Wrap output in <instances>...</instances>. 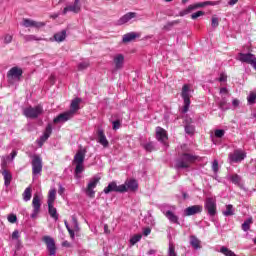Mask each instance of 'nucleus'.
Segmentation results:
<instances>
[{"mask_svg":"<svg viewBox=\"0 0 256 256\" xmlns=\"http://www.w3.org/2000/svg\"><path fill=\"white\" fill-rule=\"evenodd\" d=\"M178 155L179 157L176 160L177 169H189L197 161H201V157L195 155V152L185 144L181 146V152Z\"/></svg>","mask_w":256,"mask_h":256,"instance_id":"f257e3e1","label":"nucleus"},{"mask_svg":"<svg viewBox=\"0 0 256 256\" xmlns=\"http://www.w3.org/2000/svg\"><path fill=\"white\" fill-rule=\"evenodd\" d=\"M212 170L214 173H217L219 171V161L214 160L212 163Z\"/></svg>","mask_w":256,"mask_h":256,"instance_id":"603ef678","label":"nucleus"},{"mask_svg":"<svg viewBox=\"0 0 256 256\" xmlns=\"http://www.w3.org/2000/svg\"><path fill=\"white\" fill-rule=\"evenodd\" d=\"M135 17H137V13L129 12L118 20V25H125V23H129V21H131V19H135Z\"/></svg>","mask_w":256,"mask_h":256,"instance_id":"a878e982","label":"nucleus"},{"mask_svg":"<svg viewBox=\"0 0 256 256\" xmlns=\"http://www.w3.org/2000/svg\"><path fill=\"white\" fill-rule=\"evenodd\" d=\"M229 180L231 181V183H233L234 185H237L238 187L239 185H241V176H239L238 174L230 175Z\"/></svg>","mask_w":256,"mask_h":256,"instance_id":"c9c22d12","label":"nucleus"},{"mask_svg":"<svg viewBox=\"0 0 256 256\" xmlns=\"http://www.w3.org/2000/svg\"><path fill=\"white\" fill-rule=\"evenodd\" d=\"M22 25L24 27H36L37 29H39V27H45V23L37 22V21L31 20V19H27V18L23 19Z\"/></svg>","mask_w":256,"mask_h":256,"instance_id":"b1692460","label":"nucleus"},{"mask_svg":"<svg viewBox=\"0 0 256 256\" xmlns=\"http://www.w3.org/2000/svg\"><path fill=\"white\" fill-rule=\"evenodd\" d=\"M19 230H15L13 233H12V239L13 241H17V239H19Z\"/></svg>","mask_w":256,"mask_h":256,"instance_id":"13d9d810","label":"nucleus"},{"mask_svg":"<svg viewBox=\"0 0 256 256\" xmlns=\"http://www.w3.org/2000/svg\"><path fill=\"white\" fill-rule=\"evenodd\" d=\"M220 95H229V90L227 87L220 88Z\"/></svg>","mask_w":256,"mask_h":256,"instance_id":"bf43d9fd","label":"nucleus"},{"mask_svg":"<svg viewBox=\"0 0 256 256\" xmlns=\"http://www.w3.org/2000/svg\"><path fill=\"white\" fill-rule=\"evenodd\" d=\"M169 256H177V253L175 252V244L173 242L169 243Z\"/></svg>","mask_w":256,"mask_h":256,"instance_id":"49530a36","label":"nucleus"},{"mask_svg":"<svg viewBox=\"0 0 256 256\" xmlns=\"http://www.w3.org/2000/svg\"><path fill=\"white\" fill-rule=\"evenodd\" d=\"M247 101H248L249 105H255L256 93L255 92H250L249 96L247 97Z\"/></svg>","mask_w":256,"mask_h":256,"instance_id":"ea45409f","label":"nucleus"},{"mask_svg":"<svg viewBox=\"0 0 256 256\" xmlns=\"http://www.w3.org/2000/svg\"><path fill=\"white\" fill-rule=\"evenodd\" d=\"M112 125H113L114 131H117V129H119V127H121V121L116 120V121L112 122Z\"/></svg>","mask_w":256,"mask_h":256,"instance_id":"6e6d98bb","label":"nucleus"},{"mask_svg":"<svg viewBox=\"0 0 256 256\" xmlns=\"http://www.w3.org/2000/svg\"><path fill=\"white\" fill-rule=\"evenodd\" d=\"M252 223H253V219H251V218L245 220L244 223L242 224V229L244 231H249V229H251Z\"/></svg>","mask_w":256,"mask_h":256,"instance_id":"58836bf2","label":"nucleus"},{"mask_svg":"<svg viewBox=\"0 0 256 256\" xmlns=\"http://www.w3.org/2000/svg\"><path fill=\"white\" fill-rule=\"evenodd\" d=\"M165 216L170 223H175L176 225H179V217L175 215V213H173L171 210L166 211Z\"/></svg>","mask_w":256,"mask_h":256,"instance_id":"c756f323","label":"nucleus"},{"mask_svg":"<svg viewBox=\"0 0 256 256\" xmlns=\"http://www.w3.org/2000/svg\"><path fill=\"white\" fill-rule=\"evenodd\" d=\"M222 213L225 217H231L235 215V208H233V205L228 204L226 205V210H224Z\"/></svg>","mask_w":256,"mask_h":256,"instance_id":"f704fd0d","label":"nucleus"},{"mask_svg":"<svg viewBox=\"0 0 256 256\" xmlns=\"http://www.w3.org/2000/svg\"><path fill=\"white\" fill-rule=\"evenodd\" d=\"M238 1L239 0H230L229 5H235V4H237Z\"/></svg>","mask_w":256,"mask_h":256,"instance_id":"338daca9","label":"nucleus"},{"mask_svg":"<svg viewBox=\"0 0 256 256\" xmlns=\"http://www.w3.org/2000/svg\"><path fill=\"white\" fill-rule=\"evenodd\" d=\"M73 115L71 114V112L66 111L64 113L59 114L56 118H54L53 123H55L56 125L58 123H67V121H70V119H73Z\"/></svg>","mask_w":256,"mask_h":256,"instance_id":"f3484780","label":"nucleus"},{"mask_svg":"<svg viewBox=\"0 0 256 256\" xmlns=\"http://www.w3.org/2000/svg\"><path fill=\"white\" fill-rule=\"evenodd\" d=\"M31 159L32 174L41 175V171H43V159H41V156L37 154L32 155Z\"/></svg>","mask_w":256,"mask_h":256,"instance_id":"39448f33","label":"nucleus"},{"mask_svg":"<svg viewBox=\"0 0 256 256\" xmlns=\"http://www.w3.org/2000/svg\"><path fill=\"white\" fill-rule=\"evenodd\" d=\"M238 61L241 63H248L256 71V57L252 53H239L237 56Z\"/></svg>","mask_w":256,"mask_h":256,"instance_id":"1a4fd4ad","label":"nucleus"},{"mask_svg":"<svg viewBox=\"0 0 256 256\" xmlns=\"http://www.w3.org/2000/svg\"><path fill=\"white\" fill-rule=\"evenodd\" d=\"M86 153H87V150L85 149L78 150L74 156V160H73L74 165L83 164L85 162Z\"/></svg>","mask_w":256,"mask_h":256,"instance_id":"412c9836","label":"nucleus"},{"mask_svg":"<svg viewBox=\"0 0 256 256\" xmlns=\"http://www.w3.org/2000/svg\"><path fill=\"white\" fill-rule=\"evenodd\" d=\"M114 64H115V69L116 71H118L119 69H121L123 67V65H125V56H123V54H116L114 56Z\"/></svg>","mask_w":256,"mask_h":256,"instance_id":"393cba45","label":"nucleus"},{"mask_svg":"<svg viewBox=\"0 0 256 256\" xmlns=\"http://www.w3.org/2000/svg\"><path fill=\"white\" fill-rule=\"evenodd\" d=\"M190 245L194 248V249H201V240L198 239L195 236H191L190 237Z\"/></svg>","mask_w":256,"mask_h":256,"instance_id":"473e14b6","label":"nucleus"},{"mask_svg":"<svg viewBox=\"0 0 256 256\" xmlns=\"http://www.w3.org/2000/svg\"><path fill=\"white\" fill-rule=\"evenodd\" d=\"M62 247H71V243L69 241L62 242Z\"/></svg>","mask_w":256,"mask_h":256,"instance_id":"e2e57ef3","label":"nucleus"},{"mask_svg":"<svg viewBox=\"0 0 256 256\" xmlns=\"http://www.w3.org/2000/svg\"><path fill=\"white\" fill-rule=\"evenodd\" d=\"M97 139L98 143H100L104 148L109 147V140H107V136H105V131H103V129L97 130Z\"/></svg>","mask_w":256,"mask_h":256,"instance_id":"aec40b11","label":"nucleus"},{"mask_svg":"<svg viewBox=\"0 0 256 256\" xmlns=\"http://www.w3.org/2000/svg\"><path fill=\"white\" fill-rule=\"evenodd\" d=\"M151 234V228H144V230H143V235L145 236V237H147L148 235H150Z\"/></svg>","mask_w":256,"mask_h":256,"instance_id":"052dcab7","label":"nucleus"},{"mask_svg":"<svg viewBox=\"0 0 256 256\" xmlns=\"http://www.w3.org/2000/svg\"><path fill=\"white\" fill-rule=\"evenodd\" d=\"M122 185H125L126 193L127 191H132V193H135V191L139 189V183L133 178L127 179Z\"/></svg>","mask_w":256,"mask_h":256,"instance_id":"a211bd4d","label":"nucleus"},{"mask_svg":"<svg viewBox=\"0 0 256 256\" xmlns=\"http://www.w3.org/2000/svg\"><path fill=\"white\" fill-rule=\"evenodd\" d=\"M114 191L115 193H127V188H125V185H119L117 186V182H110L106 188H104V193L106 195H109V193H112Z\"/></svg>","mask_w":256,"mask_h":256,"instance_id":"f8f14e48","label":"nucleus"},{"mask_svg":"<svg viewBox=\"0 0 256 256\" xmlns=\"http://www.w3.org/2000/svg\"><path fill=\"white\" fill-rule=\"evenodd\" d=\"M185 123V132L187 135H193L195 133V126H193L191 123H193V119L186 118L184 120Z\"/></svg>","mask_w":256,"mask_h":256,"instance_id":"bb28decb","label":"nucleus"},{"mask_svg":"<svg viewBox=\"0 0 256 256\" xmlns=\"http://www.w3.org/2000/svg\"><path fill=\"white\" fill-rule=\"evenodd\" d=\"M80 105H81V98L73 99L70 104V110H68V113H71L72 116L75 117V115H77V111L81 109Z\"/></svg>","mask_w":256,"mask_h":256,"instance_id":"6ab92c4d","label":"nucleus"},{"mask_svg":"<svg viewBox=\"0 0 256 256\" xmlns=\"http://www.w3.org/2000/svg\"><path fill=\"white\" fill-rule=\"evenodd\" d=\"M84 171H85V166H83V164H76V168H75L76 175H79Z\"/></svg>","mask_w":256,"mask_h":256,"instance_id":"de8ad7c7","label":"nucleus"},{"mask_svg":"<svg viewBox=\"0 0 256 256\" xmlns=\"http://www.w3.org/2000/svg\"><path fill=\"white\" fill-rule=\"evenodd\" d=\"M99 181H101V178L98 176H94L89 180V183L85 189V194L87 197H90V199L95 198V188L99 184Z\"/></svg>","mask_w":256,"mask_h":256,"instance_id":"423d86ee","label":"nucleus"},{"mask_svg":"<svg viewBox=\"0 0 256 256\" xmlns=\"http://www.w3.org/2000/svg\"><path fill=\"white\" fill-rule=\"evenodd\" d=\"M52 133H53V125L48 124L45 128L43 135L37 141L38 146L43 147V145L45 144V141H47V139H49V137H51Z\"/></svg>","mask_w":256,"mask_h":256,"instance_id":"dca6fc26","label":"nucleus"},{"mask_svg":"<svg viewBox=\"0 0 256 256\" xmlns=\"http://www.w3.org/2000/svg\"><path fill=\"white\" fill-rule=\"evenodd\" d=\"M143 236L141 234H136L134 235L131 239H130V244L131 245H136V243H139V241H141V238Z\"/></svg>","mask_w":256,"mask_h":256,"instance_id":"37998d69","label":"nucleus"},{"mask_svg":"<svg viewBox=\"0 0 256 256\" xmlns=\"http://www.w3.org/2000/svg\"><path fill=\"white\" fill-rule=\"evenodd\" d=\"M89 67V61L84 60L78 64V71H85Z\"/></svg>","mask_w":256,"mask_h":256,"instance_id":"79ce46f5","label":"nucleus"},{"mask_svg":"<svg viewBox=\"0 0 256 256\" xmlns=\"http://www.w3.org/2000/svg\"><path fill=\"white\" fill-rule=\"evenodd\" d=\"M23 115L28 119H37L39 115H43V106L38 104L35 107L29 106L23 109Z\"/></svg>","mask_w":256,"mask_h":256,"instance_id":"20e7f679","label":"nucleus"},{"mask_svg":"<svg viewBox=\"0 0 256 256\" xmlns=\"http://www.w3.org/2000/svg\"><path fill=\"white\" fill-rule=\"evenodd\" d=\"M80 13L81 12V0H75L73 4L66 6L63 9V15H67V13Z\"/></svg>","mask_w":256,"mask_h":256,"instance_id":"2eb2a0df","label":"nucleus"},{"mask_svg":"<svg viewBox=\"0 0 256 256\" xmlns=\"http://www.w3.org/2000/svg\"><path fill=\"white\" fill-rule=\"evenodd\" d=\"M2 175L4 177V185L9 187V185H11V181H13V175L7 169L3 170Z\"/></svg>","mask_w":256,"mask_h":256,"instance_id":"cd10ccee","label":"nucleus"},{"mask_svg":"<svg viewBox=\"0 0 256 256\" xmlns=\"http://www.w3.org/2000/svg\"><path fill=\"white\" fill-rule=\"evenodd\" d=\"M33 211L31 214L32 219H37V215L41 213V196L39 194H34L32 200Z\"/></svg>","mask_w":256,"mask_h":256,"instance_id":"9b49d317","label":"nucleus"},{"mask_svg":"<svg viewBox=\"0 0 256 256\" xmlns=\"http://www.w3.org/2000/svg\"><path fill=\"white\" fill-rule=\"evenodd\" d=\"M42 241H44L46 244L48 255H57V246L55 245V239L51 238L50 236H44L42 238Z\"/></svg>","mask_w":256,"mask_h":256,"instance_id":"4468645a","label":"nucleus"},{"mask_svg":"<svg viewBox=\"0 0 256 256\" xmlns=\"http://www.w3.org/2000/svg\"><path fill=\"white\" fill-rule=\"evenodd\" d=\"M220 253H222L225 256H237L235 252L231 251L229 248L222 246L220 248Z\"/></svg>","mask_w":256,"mask_h":256,"instance_id":"4c0bfd02","label":"nucleus"},{"mask_svg":"<svg viewBox=\"0 0 256 256\" xmlns=\"http://www.w3.org/2000/svg\"><path fill=\"white\" fill-rule=\"evenodd\" d=\"M232 105H233L234 107H239V100L234 99V100L232 101Z\"/></svg>","mask_w":256,"mask_h":256,"instance_id":"0e129e2a","label":"nucleus"},{"mask_svg":"<svg viewBox=\"0 0 256 256\" xmlns=\"http://www.w3.org/2000/svg\"><path fill=\"white\" fill-rule=\"evenodd\" d=\"M182 195H183V199H187V193L186 192H182Z\"/></svg>","mask_w":256,"mask_h":256,"instance_id":"774afa93","label":"nucleus"},{"mask_svg":"<svg viewBox=\"0 0 256 256\" xmlns=\"http://www.w3.org/2000/svg\"><path fill=\"white\" fill-rule=\"evenodd\" d=\"M247 157V152L243 149H235L228 155L230 163H241Z\"/></svg>","mask_w":256,"mask_h":256,"instance_id":"0eeeda50","label":"nucleus"},{"mask_svg":"<svg viewBox=\"0 0 256 256\" xmlns=\"http://www.w3.org/2000/svg\"><path fill=\"white\" fill-rule=\"evenodd\" d=\"M177 21H173L167 24V26H165V29H167V27H173V25H177Z\"/></svg>","mask_w":256,"mask_h":256,"instance_id":"680f3d73","label":"nucleus"},{"mask_svg":"<svg viewBox=\"0 0 256 256\" xmlns=\"http://www.w3.org/2000/svg\"><path fill=\"white\" fill-rule=\"evenodd\" d=\"M207 5H215V3L211 1H206V2H199L196 4H191L186 9L180 12V16L183 17L185 15H189V13L195 11V9H201L203 7H207Z\"/></svg>","mask_w":256,"mask_h":256,"instance_id":"6e6552de","label":"nucleus"},{"mask_svg":"<svg viewBox=\"0 0 256 256\" xmlns=\"http://www.w3.org/2000/svg\"><path fill=\"white\" fill-rule=\"evenodd\" d=\"M214 135L218 139H221V137H224V135H225V130L217 129V130H215Z\"/></svg>","mask_w":256,"mask_h":256,"instance_id":"09e8293b","label":"nucleus"},{"mask_svg":"<svg viewBox=\"0 0 256 256\" xmlns=\"http://www.w3.org/2000/svg\"><path fill=\"white\" fill-rule=\"evenodd\" d=\"M141 147H143V149H145V151H147L148 153L155 151V144L153 142L142 143Z\"/></svg>","mask_w":256,"mask_h":256,"instance_id":"e433bc0d","label":"nucleus"},{"mask_svg":"<svg viewBox=\"0 0 256 256\" xmlns=\"http://www.w3.org/2000/svg\"><path fill=\"white\" fill-rule=\"evenodd\" d=\"M156 139L164 145V147H169V136L167 134V130L161 128L160 126L156 127Z\"/></svg>","mask_w":256,"mask_h":256,"instance_id":"9d476101","label":"nucleus"},{"mask_svg":"<svg viewBox=\"0 0 256 256\" xmlns=\"http://www.w3.org/2000/svg\"><path fill=\"white\" fill-rule=\"evenodd\" d=\"M66 38H67V31L66 30H62L61 32H58V33L54 34V39L58 43H61L62 41H65Z\"/></svg>","mask_w":256,"mask_h":256,"instance_id":"2f4dec72","label":"nucleus"},{"mask_svg":"<svg viewBox=\"0 0 256 256\" xmlns=\"http://www.w3.org/2000/svg\"><path fill=\"white\" fill-rule=\"evenodd\" d=\"M64 225H65L71 239H75V231H73V229H71V227L69 226V223L67 221H64Z\"/></svg>","mask_w":256,"mask_h":256,"instance_id":"a18cd8bd","label":"nucleus"},{"mask_svg":"<svg viewBox=\"0 0 256 256\" xmlns=\"http://www.w3.org/2000/svg\"><path fill=\"white\" fill-rule=\"evenodd\" d=\"M205 15L204 11H198L191 15V19H198V17H203Z\"/></svg>","mask_w":256,"mask_h":256,"instance_id":"8fccbe9b","label":"nucleus"},{"mask_svg":"<svg viewBox=\"0 0 256 256\" xmlns=\"http://www.w3.org/2000/svg\"><path fill=\"white\" fill-rule=\"evenodd\" d=\"M55 199H57V190L51 189L48 193V205H54Z\"/></svg>","mask_w":256,"mask_h":256,"instance_id":"7c9ffc66","label":"nucleus"},{"mask_svg":"<svg viewBox=\"0 0 256 256\" xmlns=\"http://www.w3.org/2000/svg\"><path fill=\"white\" fill-rule=\"evenodd\" d=\"M181 97L184 101V106L182 108V113H187L191 105V85L184 84L182 87Z\"/></svg>","mask_w":256,"mask_h":256,"instance_id":"f03ea898","label":"nucleus"},{"mask_svg":"<svg viewBox=\"0 0 256 256\" xmlns=\"http://www.w3.org/2000/svg\"><path fill=\"white\" fill-rule=\"evenodd\" d=\"M218 81L220 83H227V74L225 73H220V77L218 78Z\"/></svg>","mask_w":256,"mask_h":256,"instance_id":"3c124183","label":"nucleus"},{"mask_svg":"<svg viewBox=\"0 0 256 256\" xmlns=\"http://www.w3.org/2000/svg\"><path fill=\"white\" fill-rule=\"evenodd\" d=\"M54 204H48V213L50 215V217L52 219H54V221H58L59 220V213H57V208H55V206H53Z\"/></svg>","mask_w":256,"mask_h":256,"instance_id":"c85d7f7f","label":"nucleus"},{"mask_svg":"<svg viewBox=\"0 0 256 256\" xmlns=\"http://www.w3.org/2000/svg\"><path fill=\"white\" fill-rule=\"evenodd\" d=\"M59 195H63V193H65V188H63L62 186H60L59 190H58Z\"/></svg>","mask_w":256,"mask_h":256,"instance_id":"69168bd1","label":"nucleus"},{"mask_svg":"<svg viewBox=\"0 0 256 256\" xmlns=\"http://www.w3.org/2000/svg\"><path fill=\"white\" fill-rule=\"evenodd\" d=\"M204 209L210 217H215L217 215V198L213 196L206 197Z\"/></svg>","mask_w":256,"mask_h":256,"instance_id":"7ed1b4c3","label":"nucleus"},{"mask_svg":"<svg viewBox=\"0 0 256 256\" xmlns=\"http://www.w3.org/2000/svg\"><path fill=\"white\" fill-rule=\"evenodd\" d=\"M24 40L26 42H29V41H43V38H38L37 36L35 35H25L24 36Z\"/></svg>","mask_w":256,"mask_h":256,"instance_id":"a19ab883","label":"nucleus"},{"mask_svg":"<svg viewBox=\"0 0 256 256\" xmlns=\"http://www.w3.org/2000/svg\"><path fill=\"white\" fill-rule=\"evenodd\" d=\"M203 211V206L201 205H194L186 208L184 210V213L187 217L191 215H197V213H201Z\"/></svg>","mask_w":256,"mask_h":256,"instance_id":"4be33fe9","label":"nucleus"},{"mask_svg":"<svg viewBox=\"0 0 256 256\" xmlns=\"http://www.w3.org/2000/svg\"><path fill=\"white\" fill-rule=\"evenodd\" d=\"M21 77H23V69L17 66L12 67L7 73L8 81H21Z\"/></svg>","mask_w":256,"mask_h":256,"instance_id":"ddd939ff","label":"nucleus"},{"mask_svg":"<svg viewBox=\"0 0 256 256\" xmlns=\"http://www.w3.org/2000/svg\"><path fill=\"white\" fill-rule=\"evenodd\" d=\"M8 221H9V223H17V215H15V214H10V215L8 216Z\"/></svg>","mask_w":256,"mask_h":256,"instance_id":"864d4df0","label":"nucleus"},{"mask_svg":"<svg viewBox=\"0 0 256 256\" xmlns=\"http://www.w3.org/2000/svg\"><path fill=\"white\" fill-rule=\"evenodd\" d=\"M212 27H219V18L213 16L212 17V23H211Z\"/></svg>","mask_w":256,"mask_h":256,"instance_id":"5fc2aeb1","label":"nucleus"},{"mask_svg":"<svg viewBox=\"0 0 256 256\" xmlns=\"http://www.w3.org/2000/svg\"><path fill=\"white\" fill-rule=\"evenodd\" d=\"M141 37V32H129L125 34L122 38L123 43H131V41H135Z\"/></svg>","mask_w":256,"mask_h":256,"instance_id":"5701e85b","label":"nucleus"},{"mask_svg":"<svg viewBox=\"0 0 256 256\" xmlns=\"http://www.w3.org/2000/svg\"><path fill=\"white\" fill-rule=\"evenodd\" d=\"M11 41H13V36H11L9 34L5 35L4 43L8 44V43H11Z\"/></svg>","mask_w":256,"mask_h":256,"instance_id":"4d7b16f0","label":"nucleus"},{"mask_svg":"<svg viewBox=\"0 0 256 256\" xmlns=\"http://www.w3.org/2000/svg\"><path fill=\"white\" fill-rule=\"evenodd\" d=\"M218 105L219 109H221L222 111H227V109H229V106L227 105V100H225V98H223Z\"/></svg>","mask_w":256,"mask_h":256,"instance_id":"c03bdc74","label":"nucleus"},{"mask_svg":"<svg viewBox=\"0 0 256 256\" xmlns=\"http://www.w3.org/2000/svg\"><path fill=\"white\" fill-rule=\"evenodd\" d=\"M32 193H33V189L31 187H27L22 194L23 200L31 201V197L33 195Z\"/></svg>","mask_w":256,"mask_h":256,"instance_id":"72a5a7b5","label":"nucleus"}]
</instances>
